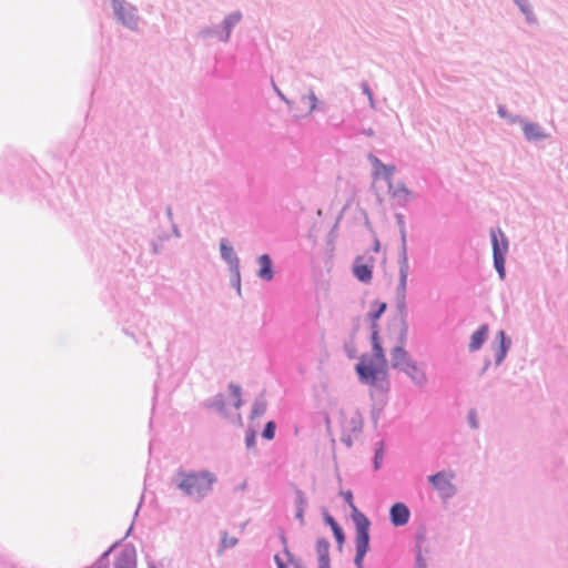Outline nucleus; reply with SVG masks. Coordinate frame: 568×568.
<instances>
[{"label": "nucleus", "instance_id": "1", "mask_svg": "<svg viewBox=\"0 0 568 568\" xmlns=\"http://www.w3.org/2000/svg\"><path fill=\"white\" fill-rule=\"evenodd\" d=\"M372 346L373 354L371 356L363 355L356 365V372L361 379L369 384L385 378L387 373V361L377 331L372 334Z\"/></svg>", "mask_w": 568, "mask_h": 568}, {"label": "nucleus", "instance_id": "2", "mask_svg": "<svg viewBox=\"0 0 568 568\" xmlns=\"http://www.w3.org/2000/svg\"><path fill=\"white\" fill-rule=\"evenodd\" d=\"M344 498L352 508V517L356 527V556H355V565L357 568H362L363 560L369 548V527L371 523L368 518L362 514L353 503V495L351 491L344 493Z\"/></svg>", "mask_w": 568, "mask_h": 568}, {"label": "nucleus", "instance_id": "3", "mask_svg": "<svg viewBox=\"0 0 568 568\" xmlns=\"http://www.w3.org/2000/svg\"><path fill=\"white\" fill-rule=\"evenodd\" d=\"M328 424H331V420H328ZM332 424L349 439L353 434L362 429L363 419L356 409L348 407L339 409L333 416Z\"/></svg>", "mask_w": 568, "mask_h": 568}, {"label": "nucleus", "instance_id": "4", "mask_svg": "<svg viewBox=\"0 0 568 568\" xmlns=\"http://www.w3.org/2000/svg\"><path fill=\"white\" fill-rule=\"evenodd\" d=\"M213 481V476L207 471L191 473L183 476L179 487L189 496L203 497L211 490Z\"/></svg>", "mask_w": 568, "mask_h": 568}, {"label": "nucleus", "instance_id": "5", "mask_svg": "<svg viewBox=\"0 0 568 568\" xmlns=\"http://www.w3.org/2000/svg\"><path fill=\"white\" fill-rule=\"evenodd\" d=\"M374 264L375 258L368 253L357 256L353 266L354 276L359 282L368 284L373 277Z\"/></svg>", "mask_w": 568, "mask_h": 568}, {"label": "nucleus", "instance_id": "6", "mask_svg": "<svg viewBox=\"0 0 568 568\" xmlns=\"http://www.w3.org/2000/svg\"><path fill=\"white\" fill-rule=\"evenodd\" d=\"M453 475L447 471H440L429 477L433 486L444 496L450 497L455 493V487L452 484Z\"/></svg>", "mask_w": 568, "mask_h": 568}, {"label": "nucleus", "instance_id": "7", "mask_svg": "<svg viewBox=\"0 0 568 568\" xmlns=\"http://www.w3.org/2000/svg\"><path fill=\"white\" fill-rule=\"evenodd\" d=\"M389 516L394 526H404L408 523L410 513L405 504L396 503L392 506Z\"/></svg>", "mask_w": 568, "mask_h": 568}, {"label": "nucleus", "instance_id": "8", "mask_svg": "<svg viewBox=\"0 0 568 568\" xmlns=\"http://www.w3.org/2000/svg\"><path fill=\"white\" fill-rule=\"evenodd\" d=\"M372 165H373V174L375 178H383L385 180H387L389 183H390V179L395 172V166L394 165H386L384 164L378 158H376L375 155H369L368 156ZM389 187H392V185L389 184Z\"/></svg>", "mask_w": 568, "mask_h": 568}, {"label": "nucleus", "instance_id": "9", "mask_svg": "<svg viewBox=\"0 0 568 568\" xmlns=\"http://www.w3.org/2000/svg\"><path fill=\"white\" fill-rule=\"evenodd\" d=\"M295 111L297 115H306L311 113L316 106V98L313 93L305 94L295 102Z\"/></svg>", "mask_w": 568, "mask_h": 568}, {"label": "nucleus", "instance_id": "10", "mask_svg": "<svg viewBox=\"0 0 568 568\" xmlns=\"http://www.w3.org/2000/svg\"><path fill=\"white\" fill-rule=\"evenodd\" d=\"M114 568H136V556L133 549H123L116 557Z\"/></svg>", "mask_w": 568, "mask_h": 568}, {"label": "nucleus", "instance_id": "11", "mask_svg": "<svg viewBox=\"0 0 568 568\" xmlns=\"http://www.w3.org/2000/svg\"><path fill=\"white\" fill-rule=\"evenodd\" d=\"M493 242V255L496 256V250L500 253V256H505L508 251V241L505 234L500 230H493L490 233Z\"/></svg>", "mask_w": 568, "mask_h": 568}, {"label": "nucleus", "instance_id": "12", "mask_svg": "<svg viewBox=\"0 0 568 568\" xmlns=\"http://www.w3.org/2000/svg\"><path fill=\"white\" fill-rule=\"evenodd\" d=\"M524 135L529 141H536L540 139H545L547 135L544 133L542 129L536 123L526 122L523 125Z\"/></svg>", "mask_w": 568, "mask_h": 568}, {"label": "nucleus", "instance_id": "13", "mask_svg": "<svg viewBox=\"0 0 568 568\" xmlns=\"http://www.w3.org/2000/svg\"><path fill=\"white\" fill-rule=\"evenodd\" d=\"M258 276L265 281H271L273 278L272 271V261L268 255L263 254L258 257Z\"/></svg>", "mask_w": 568, "mask_h": 568}, {"label": "nucleus", "instance_id": "14", "mask_svg": "<svg viewBox=\"0 0 568 568\" xmlns=\"http://www.w3.org/2000/svg\"><path fill=\"white\" fill-rule=\"evenodd\" d=\"M393 366L404 371L410 361L407 352L403 347H395L392 353Z\"/></svg>", "mask_w": 568, "mask_h": 568}, {"label": "nucleus", "instance_id": "15", "mask_svg": "<svg viewBox=\"0 0 568 568\" xmlns=\"http://www.w3.org/2000/svg\"><path fill=\"white\" fill-rule=\"evenodd\" d=\"M488 333V327L486 325L480 326L474 334L471 335L469 349L477 351L481 347L483 343L486 339Z\"/></svg>", "mask_w": 568, "mask_h": 568}, {"label": "nucleus", "instance_id": "16", "mask_svg": "<svg viewBox=\"0 0 568 568\" xmlns=\"http://www.w3.org/2000/svg\"><path fill=\"white\" fill-rule=\"evenodd\" d=\"M407 276H408V263L406 257H404L400 267H399V285H398V294L400 295L402 300L405 298L406 294V284H407Z\"/></svg>", "mask_w": 568, "mask_h": 568}, {"label": "nucleus", "instance_id": "17", "mask_svg": "<svg viewBox=\"0 0 568 568\" xmlns=\"http://www.w3.org/2000/svg\"><path fill=\"white\" fill-rule=\"evenodd\" d=\"M404 372L417 384L425 382V374L412 362L404 367Z\"/></svg>", "mask_w": 568, "mask_h": 568}, {"label": "nucleus", "instance_id": "18", "mask_svg": "<svg viewBox=\"0 0 568 568\" xmlns=\"http://www.w3.org/2000/svg\"><path fill=\"white\" fill-rule=\"evenodd\" d=\"M114 11H115L116 16L119 17V19H120L124 24H126V26H129V27H131V28H133V27H134V24H135V22H136V21H135V19H134V17H133V16H131V14L129 13V14H128V18H126V17H125V13H124V11H125L124 7H123L120 2H118V1H115V0H114Z\"/></svg>", "mask_w": 568, "mask_h": 568}, {"label": "nucleus", "instance_id": "19", "mask_svg": "<svg viewBox=\"0 0 568 568\" xmlns=\"http://www.w3.org/2000/svg\"><path fill=\"white\" fill-rule=\"evenodd\" d=\"M316 552L318 560L329 559V542L324 539H318L316 544Z\"/></svg>", "mask_w": 568, "mask_h": 568}, {"label": "nucleus", "instance_id": "20", "mask_svg": "<svg viewBox=\"0 0 568 568\" xmlns=\"http://www.w3.org/2000/svg\"><path fill=\"white\" fill-rule=\"evenodd\" d=\"M496 251H498V248ZM494 264L499 277L503 280L505 277V256H500V253L496 252Z\"/></svg>", "mask_w": 568, "mask_h": 568}, {"label": "nucleus", "instance_id": "21", "mask_svg": "<svg viewBox=\"0 0 568 568\" xmlns=\"http://www.w3.org/2000/svg\"><path fill=\"white\" fill-rule=\"evenodd\" d=\"M230 392L232 393V396L234 397L235 408H240L242 405L241 388L236 385L231 384Z\"/></svg>", "mask_w": 568, "mask_h": 568}, {"label": "nucleus", "instance_id": "22", "mask_svg": "<svg viewBox=\"0 0 568 568\" xmlns=\"http://www.w3.org/2000/svg\"><path fill=\"white\" fill-rule=\"evenodd\" d=\"M275 435V424L273 422H268L263 430V437L265 439H273Z\"/></svg>", "mask_w": 568, "mask_h": 568}, {"label": "nucleus", "instance_id": "23", "mask_svg": "<svg viewBox=\"0 0 568 568\" xmlns=\"http://www.w3.org/2000/svg\"><path fill=\"white\" fill-rule=\"evenodd\" d=\"M265 409H266V405H265L264 402H256L254 404V407H253V410H252V415L254 417L261 416V415L264 414Z\"/></svg>", "mask_w": 568, "mask_h": 568}, {"label": "nucleus", "instance_id": "24", "mask_svg": "<svg viewBox=\"0 0 568 568\" xmlns=\"http://www.w3.org/2000/svg\"><path fill=\"white\" fill-rule=\"evenodd\" d=\"M498 336L500 338V355H499L498 361L500 362L504 358L508 346L506 345L505 333L503 331H500L498 333Z\"/></svg>", "mask_w": 568, "mask_h": 568}, {"label": "nucleus", "instance_id": "25", "mask_svg": "<svg viewBox=\"0 0 568 568\" xmlns=\"http://www.w3.org/2000/svg\"><path fill=\"white\" fill-rule=\"evenodd\" d=\"M394 195H400L403 194L405 197H408L412 195L410 191L405 185H398L394 191Z\"/></svg>", "mask_w": 568, "mask_h": 568}, {"label": "nucleus", "instance_id": "26", "mask_svg": "<svg viewBox=\"0 0 568 568\" xmlns=\"http://www.w3.org/2000/svg\"><path fill=\"white\" fill-rule=\"evenodd\" d=\"M386 310V304L381 303L378 304V310L372 315V318L376 321Z\"/></svg>", "mask_w": 568, "mask_h": 568}, {"label": "nucleus", "instance_id": "27", "mask_svg": "<svg viewBox=\"0 0 568 568\" xmlns=\"http://www.w3.org/2000/svg\"><path fill=\"white\" fill-rule=\"evenodd\" d=\"M333 532H334V535L336 537V540L338 542H343L344 541V534H343L342 528L339 526L336 527L335 529H333Z\"/></svg>", "mask_w": 568, "mask_h": 568}, {"label": "nucleus", "instance_id": "28", "mask_svg": "<svg viewBox=\"0 0 568 568\" xmlns=\"http://www.w3.org/2000/svg\"><path fill=\"white\" fill-rule=\"evenodd\" d=\"M468 419H469V424L473 428L478 427V424L476 420V413L474 410L469 412Z\"/></svg>", "mask_w": 568, "mask_h": 568}, {"label": "nucleus", "instance_id": "29", "mask_svg": "<svg viewBox=\"0 0 568 568\" xmlns=\"http://www.w3.org/2000/svg\"><path fill=\"white\" fill-rule=\"evenodd\" d=\"M221 251H222V255L226 258L230 257L231 253H232V248L231 247H227L225 244H221Z\"/></svg>", "mask_w": 568, "mask_h": 568}, {"label": "nucleus", "instance_id": "30", "mask_svg": "<svg viewBox=\"0 0 568 568\" xmlns=\"http://www.w3.org/2000/svg\"><path fill=\"white\" fill-rule=\"evenodd\" d=\"M326 523L332 527V530L338 527V524L334 520V518L329 515L325 517Z\"/></svg>", "mask_w": 568, "mask_h": 568}, {"label": "nucleus", "instance_id": "31", "mask_svg": "<svg viewBox=\"0 0 568 568\" xmlns=\"http://www.w3.org/2000/svg\"><path fill=\"white\" fill-rule=\"evenodd\" d=\"M239 20H240V14L231 16V17L226 20V24H227V26H231V24H233V23H236Z\"/></svg>", "mask_w": 568, "mask_h": 568}, {"label": "nucleus", "instance_id": "32", "mask_svg": "<svg viewBox=\"0 0 568 568\" xmlns=\"http://www.w3.org/2000/svg\"><path fill=\"white\" fill-rule=\"evenodd\" d=\"M318 567L320 568H331L329 567V559L318 560Z\"/></svg>", "mask_w": 568, "mask_h": 568}, {"label": "nucleus", "instance_id": "33", "mask_svg": "<svg viewBox=\"0 0 568 568\" xmlns=\"http://www.w3.org/2000/svg\"><path fill=\"white\" fill-rule=\"evenodd\" d=\"M254 443V434L252 433L251 435H248L246 437V444H247V447H251Z\"/></svg>", "mask_w": 568, "mask_h": 568}, {"label": "nucleus", "instance_id": "34", "mask_svg": "<svg viewBox=\"0 0 568 568\" xmlns=\"http://www.w3.org/2000/svg\"><path fill=\"white\" fill-rule=\"evenodd\" d=\"M274 559L277 564V568H285L283 561L281 560V558L277 555L274 557Z\"/></svg>", "mask_w": 568, "mask_h": 568}, {"label": "nucleus", "instance_id": "35", "mask_svg": "<svg viewBox=\"0 0 568 568\" xmlns=\"http://www.w3.org/2000/svg\"><path fill=\"white\" fill-rule=\"evenodd\" d=\"M214 405L219 408V409H222L223 406H224V403L222 399H216Z\"/></svg>", "mask_w": 568, "mask_h": 568}, {"label": "nucleus", "instance_id": "36", "mask_svg": "<svg viewBox=\"0 0 568 568\" xmlns=\"http://www.w3.org/2000/svg\"><path fill=\"white\" fill-rule=\"evenodd\" d=\"M374 251H375V252H378V251H379V241H378V240H375Z\"/></svg>", "mask_w": 568, "mask_h": 568}, {"label": "nucleus", "instance_id": "37", "mask_svg": "<svg viewBox=\"0 0 568 568\" xmlns=\"http://www.w3.org/2000/svg\"><path fill=\"white\" fill-rule=\"evenodd\" d=\"M297 517H300L301 519L303 518V508L298 509Z\"/></svg>", "mask_w": 568, "mask_h": 568}, {"label": "nucleus", "instance_id": "38", "mask_svg": "<svg viewBox=\"0 0 568 568\" xmlns=\"http://www.w3.org/2000/svg\"><path fill=\"white\" fill-rule=\"evenodd\" d=\"M379 458H383V455L379 452H377L376 453V460L379 459Z\"/></svg>", "mask_w": 568, "mask_h": 568}]
</instances>
